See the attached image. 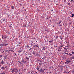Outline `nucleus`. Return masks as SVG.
I'll use <instances>...</instances> for the list:
<instances>
[{
	"label": "nucleus",
	"instance_id": "09e8293b",
	"mask_svg": "<svg viewBox=\"0 0 74 74\" xmlns=\"http://www.w3.org/2000/svg\"><path fill=\"white\" fill-rule=\"evenodd\" d=\"M20 5L21 6V5H22V4H20Z\"/></svg>",
	"mask_w": 74,
	"mask_h": 74
},
{
	"label": "nucleus",
	"instance_id": "bf43d9fd",
	"mask_svg": "<svg viewBox=\"0 0 74 74\" xmlns=\"http://www.w3.org/2000/svg\"><path fill=\"white\" fill-rule=\"evenodd\" d=\"M34 44H36V43H34Z\"/></svg>",
	"mask_w": 74,
	"mask_h": 74
},
{
	"label": "nucleus",
	"instance_id": "4468645a",
	"mask_svg": "<svg viewBox=\"0 0 74 74\" xmlns=\"http://www.w3.org/2000/svg\"><path fill=\"white\" fill-rule=\"evenodd\" d=\"M71 72L73 73V74H74V69H73Z\"/></svg>",
	"mask_w": 74,
	"mask_h": 74
},
{
	"label": "nucleus",
	"instance_id": "9d476101",
	"mask_svg": "<svg viewBox=\"0 0 74 74\" xmlns=\"http://www.w3.org/2000/svg\"><path fill=\"white\" fill-rule=\"evenodd\" d=\"M1 69H2V70H5V69L4 67L3 66H2L1 67Z\"/></svg>",
	"mask_w": 74,
	"mask_h": 74
},
{
	"label": "nucleus",
	"instance_id": "9b49d317",
	"mask_svg": "<svg viewBox=\"0 0 74 74\" xmlns=\"http://www.w3.org/2000/svg\"><path fill=\"white\" fill-rule=\"evenodd\" d=\"M63 47V46H60L58 47L59 49H62V47Z\"/></svg>",
	"mask_w": 74,
	"mask_h": 74
},
{
	"label": "nucleus",
	"instance_id": "0e129e2a",
	"mask_svg": "<svg viewBox=\"0 0 74 74\" xmlns=\"http://www.w3.org/2000/svg\"><path fill=\"white\" fill-rule=\"evenodd\" d=\"M44 52H45L44 51V52H43V53H44Z\"/></svg>",
	"mask_w": 74,
	"mask_h": 74
},
{
	"label": "nucleus",
	"instance_id": "2eb2a0df",
	"mask_svg": "<svg viewBox=\"0 0 74 74\" xmlns=\"http://www.w3.org/2000/svg\"><path fill=\"white\" fill-rule=\"evenodd\" d=\"M60 23H62V21H59L58 23L59 25H60Z\"/></svg>",
	"mask_w": 74,
	"mask_h": 74
},
{
	"label": "nucleus",
	"instance_id": "2f4dec72",
	"mask_svg": "<svg viewBox=\"0 0 74 74\" xmlns=\"http://www.w3.org/2000/svg\"><path fill=\"white\" fill-rule=\"evenodd\" d=\"M0 57H1V58H3V56H2V55H0Z\"/></svg>",
	"mask_w": 74,
	"mask_h": 74
},
{
	"label": "nucleus",
	"instance_id": "7ed1b4c3",
	"mask_svg": "<svg viewBox=\"0 0 74 74\" xmlns=\"http://www.w3.org/2000/svg\"><path fill=\"white\" fill-rule=\"evenodd\" d=\"M58 67H60L61 70H62V69H63V68L64 67V66L62 65H60V64H59Z\"/></svg>",
	"mask_w": 74,
	"mask_h": 74
},
{
	"label": "nucleus",
	"instance_id": "6e6552de",
	"mask_svg": "<svg viewBox=\"0 0 74 74\" xmlns=\"http://www.w3.org/2000/svg\"><path fill=\"white\" fill-rule=\"evenodd\" d=\"M26 59H27V61L28 62H29V58L28 57L26 58Z\"/></svg>",
	"mask_w": 74,
	"mask_h": 74
},
{
	"label": "nucleus",
	"instance_id": "e433bc0d",
	"mask_svg": "<svg viewBox=\"0 0 74 74\" xmlns=\"http://www.w3.org/2000/svg\"><path fill=\"white\" fill-rule=\"evenodd\" d=\"M11 51V52H14V51L12 49Z\"/></svg>",
	"mask_w": 74,
	"mask_h": 74
},
{
	"label": "nucleus",
	"instance_id": "c03bdc74",
	"mask_svg": "<svg viewBox=\"0 0 74 74\" xmlns=\"http://www.w3.org/2000/svg\"><path fill=\"white\" fill-rule=\"evenodd\" d=\"M58 5V4H56V5Z\"/></svg>",
	"mask_w": 74,
	"mask_h": 74
},
{
	"label": "nucleus",
	"instance_id": "20e7f679",
	"mask_svg": "<svg viewBox=\"0 0 74 74\" xmlns=\"http://www.w3.org/2000/svg\"><path fill=\"white\" fill-rule=\"evenodd\" d=\"M17 70L18 69H17L16 68H14L13 69H11L12 73H13V72H15V70Z\"/></svg>",
	"mask_w": 74,
	"mask_h": 74
},
{
	"label": "nucleus",
	"instance_id": "7c9ffc66",
	"mask_svg": "<svg viewBox=\"0 0 74 74\" xmlns=\"http://www.w3.org/2000/svg\"><path fill=\"white\" fill-rule=\"evenodd\" d=\"M65 54H67V55H69V53H66Z\"/></svg>",
	"mask_w": 74,
	"mask_h": 74
},
{
	"label": "nucleus",
	"instance_id": "f03ea898",
	"mask_svg": "<svg viewBox=\"0 0 74 74\" xmlns=\"http://www.w3.org/2000/svg\"><path fill=\"white\" fill-rule=\"evenodd\" d=\"M39 71L40 72V73H45L44 71V69H42V68H40V69Z\"/></svg>",
	"mask_w": 74,
	"mask_h": 74
},
{
	"label": "nucleus",
	"instance_id": "603ef678",
	"mask_svg": "<svg viewBox=\"0 0 74 74\" xmlns=\"http://www.w3.org/2000/svg\"><path fill=\"white\" fill-rule=\"evenodd\" d=\"M3 52H4V51H3Z\"/></svg>",
	"mask_w": 74,
	"mask_h": 74
},
{
	"label": "nucleus",
	"instance_id": "ea45409f",
	"mask_svg": "<svg viewBox=\"0 0 74 74\" xmlns=\"http://www.w3.org/2000/svg\"><path fill=\"white\" fill-rule=\"evenodd\" d=\"M26 62H27V61H24V63H26Z\"/></svg>",
	"mask_w": 74,
	"mask_h": 74
},
{
	"label": "nucleus",
	"instance_id": "052dcab7",
	"mask_svg": "<svg viewBox=\"0 0 74 74\" xmlns=\"http://www.w3.org/2000/svg\"><path fill=\"white\" fill-rule=\"evenodd\" d=\"M66 42L67 43V42Z\"/></svg>",
	"mask_w": 74,
	"mask_h": 74
},
{
	"label": "nucleus",
	"instance_id": "5701e85b",
	"mask_svg": "<svg viewBox=\"0 0 74 74\" xmlns=\"http://www.w3.org/2000/svg\"><path fill=\"white\" fill-rule=\"evenodd\" d=\"M47 58V56H45L43 57V59H45Z\"/></svg>",
	"mask_w": 74,
	"mask_h": 74
},
{
	"label": "nucleus",
	"instance_id": "f257e3e1",
	"mask_svg": "<svg viewBox=\"0 0 74 74\" xmlns=\"http://www.w3.org/2000/svg\"><path fill=\"white\" fill-rule=\"evenodd\" d=\"M7 45H8V43H7V42L5 41L3 44H0V46L1 47L5 46L6 47Z\"/></svg>",
	"mask_w": 74,
	"mask_h": 74
},
{
	"label": "nucleus",
	"instance_id": "72a5a7b5",
	"mask_svg": "<svg viewBox=\"0 0 74 74\" xmlns=\"http://www.w3.org/2000/svg\"><path fill=\"white\" fill-rule=\"evenodd\" d=\"M46 19H48V16H47V18H46Z\"/></svg>",
	"mask_w": 74,
	"mask_h": 74
},
{
	"label": "nucleus",
	"instance_id": "ddd939ff",
	"mask_svg": "<svg viewBox=\"0 0 74 74\" xmlns=\"http://www.w3.org/2000/svg\"><path fill=\"white\" fill-rule=\"evenodd\" d=\"M36 69H37V70H38V71H40V69L39 68L37 67L36 68Z\"/></svg>",
	"mask_w": 74,
	"mask_h": 74
},
{
	"label": "nucleus",
	"instance_id": "412c9836",
	"mask_svg": "<svg viewBox=\"0 0 74 74\" xmlns=\"http://www.w3.org/2000/svg\"><path fill=\"white\" fill-rule=\"evenodd\" d=\"M50 42H53V40L49 41Z\"/></svg>",
	"mask_w": 74,
	"mask_h": 74
},
{
	"label": "nucleus",
	"instance_id": "79ce46f5",
	"mask_svg": "<svg viewBox=\"0 0 74 74\" xmlns=\"http://www.w3.org/2000/svg\"><path fill=\"white\" fill-rule=\"evenodd\" d=\"M60 39H61V40H62V37H61Z\"/></svg>",
	"mask_w": 74,
	"mask_h": 74
},
{
	"label": "nucleus",
	"instance_id": "774afa93",
	"mask_svg": "<svg viewBox=\"0 0 74 74\" xmlns=\"http://www.w3.org/2000/svg\"><path fill=\"white\" fill-rule=\"evenodd\" d=\"M56 47H57V46H56Z\"/></svg>",
	"mask_w": 74,
	"mask_h": 74
},
{
	"label": "nucleus",
	"instance_id": "bb28decb",
	"mask_svg": "<svg viewBox=\"0 0 74 74\" xmlns=\"http://www.w3.org/2000/svg\"><path fill=\"white\" fill-rule=\"evenodd\" d=\"M7 56H5V58L6 59L7 58Z\"/></svg>",
	"mask_w": 74,
	"mask_h": 74
},
{
	"label": "nucleus",
	"instance_id": "b1692460",
	"mask_svg": "<svg viewBox=\"0 0 74 74\" xmlns=\"http://www.w3.org/2000/svg\"><path fill=\"white\" fill-rule=\"evenodd\" d=\"M18 52H19L20 53H21V52H22V51L21 50H20V51H18Z\"/></svg>",
	"mask_w": 74,
	"mask_h": 74
},
{
	"label": "nucleus",
	"instance_id": "13d9d810",
	"mask_svg": "<svg viewBox=\"0 0 74 74\" xmlns=\"http://www.w3.org/2000/svg\"><path fill=\"white\" fill-rule=\"evenodd\" d=\"M57 38V37H56V38Z\"/></svg>",
	"mask_w": 74,
	"mask_h": 74
},
{
	"label": "nucleus",
	"instance_id": "58836bf2",
	"mask_svg": "<svg viewBox=\"0 0 74 74\" xmlns=\"http://www.w3.org/2000/svg\"><path fill=\"white\" fill-rule=\"evenodd\" d=\"M10 27H12V26H11V25H10Z\"/></svg>",
	"mask_w": 74,
	"mask_h": 74
},
{
	"label": "nucleus",
	"instance_id": "cd10ccee",
	"mask_svg": "<svg viewBox=\"0 0 74 74\" xmlns=\"http://www.w3.org/2000/svg\"><path fill=\"white\" fill-rule=\"evenodd\" d=\"M59 26H62V25L60 24H59Z\"/></svg>",
	"mask_w": 74,
	"mask_h": 74
},
{
	"label": "nucleus",
	"instance_id": "39448f33",
	"mask_svg": "<svg viewBox=\"0 0 74 74\" xmlns=\"http://www.w3.org/2000/svg\"><path fill=\"white\" fill-rule=\"evenodd\" d=\"M38 61L39 62V65L41 66V65H42V61L40 60H38Z\"/></svg>",
	"mask_w": 74,
	"mask_h": 74
},
{
	"label": "nucleus",
	"instance_id": "680f3d73",
	"mask_svg": "<svg viewBox=\"0 0 74 74\" xmlns=\"http://www.w3.org/2000/svg\"><path fill=\"white\" fill-rule=\"evenodd\" d=\"M54 26H53V27H54Z\"/></svg>",
	"mask_w": 74,
	"mask_h": 74
},
{
	"label": "nucleus",
	"instance_id": "3c124183",
	"mask_svg": "<svg viewBox=\"0 0 74 74\" xmlns=\"http://www.w3.org/2000/svg\"><path fill=\"white\" fill-rule=\"evenodd\" d=\"M46 73H49V72H46Z\"/></svg>",
	"mask_w": 74,
	"mask_h": 74
},
{
	"label": "nucleus",
	"instance_id": "423d86ee",
	"mask_svg": "<svg viewBox=\"0 0 74 74\" xmlns=\"http://www.w3.org/2000/svg\"><path fill=\"white\" fill-rule=\"evenodd\" d=\"M46 49L45 48V47H42V51H45V50Z\"/></svg>",
	"mask_w": 74,
	"mask_h": 74
},
{
	"label": "nucleus",
	"instance_id": "8fccbe9b",
	"mask_svg": "<svg viewBox=\"0 0 74 74\" xmlns=\"http://www.w3.org/2000/svg\"><path fill=\"white\" fill-rule=\"evenodd\" d=\"M49 73H51V72H49Z\"/></svg>",
	"mask_w": 74,
	"mask_h": 74
},
{
	"label": "nucleus",
	"instance_id": "e2e57ef3",
	"mask_svg": "<svg viewBox=\"0 0 74 74\" xmlns=\"http://www.w3.org/2000/svg\"><path fill=\"white\" fill-rule=\"evenodd\" d=\"M56 37H58V36Z\"/></svg>",
	"mask_w": 74,
	"mask_h": 74
},
{
	"label": "nucleus",
	"instance_id": "4d7b16f0",
	"mask_svg": "<svg viewBox=\"0 0 74 74\" xmlns=\"http://www.w3.org/2000/svg\"><path fill=\"white\" fill-rule=\"evenodd\" d=\"M70 73V72H68V73Z\"/></svg>",
	"mask_w": 74,
	"mask_h": 74
},
{
	"label": "nucleus",
	"instance_id": "49530a36",
	"mask_svg": "<svg viewBox=\"0 0 74 74\" xmlns=\"http://www.w3.org/2000/svg\"><path fill=\"white\" fill-rule=\"evenodd\" d=\"M70 56H71L72 55V54H70Z\"/></svg>",
	"mask_w": 74,
	"mask_h": 74
},
{
	"label": "nucleus",
	"instance_id": "473e14b6",
	"mask_svg": "<svg viewBox=\"0 0 74 74\" xmlns=\"http://www.w3.org/2000/svg\"><path fill=\"white\" fill-rule=\"evenodd\" d=\"M35 47H38V45H36L35 46Z\"/></svg>",
	"mask_w": 74,
	"mask_h": 74
},
{
	"label": "nucleus",
	"instance_id": "0eeeda50",
	"mask_svg": "<svg viewBox=\"0 0 74 74\" xmlns=\"http://www.w3.org/2000/svg\"><path fill=\"white\" fill-rule=\"evenodd\" d=\"M1 64H4V62L3 60H2L1 61Z\"/></svg>",
	"mask_w": 74,
	"mask_h": 74
},
{
	"label": "nucleus",
	"instance_id": "c85d7f7f",
	"mask_svg": "<svg viewBox=\"0 0 74 74\" xmlns=\"http://www.w3.org/2000/svg\"><path fill=\"white\" fill-rule=\"evenodd\" d=\"M71 2L74 1V0H71Z\"/></svg>",
	"mask_w": 74,
	"mask_h": 74
},
{
	"label": "nucleus",
	"instance_id": "c9c22d12",
	"mask_svg": "<svg viewBox=\"0 0 74 74\" xmlns=\"http://www.w3.org/2000/svg\"><path fill=\"white\" fill-rule=\"evenodd\" d=\"M72 53H73V54H74V52H73Z\"/></svg>",
	"mask_w": 74,
	"mask_h": 74
},
{
	"label": "nucleus",
	"instance_id": "5fc2aeb1",
	"mask_svg": "<svg viewBox=\"0 0 74 74\" xmlns=\"http://www.w3.org/2000/svg\"><path fill=\"white\" fill-rule=\"evenodd\" d=\"M37 42V41H36V42Z\"/></svg>",
	"mask_w": 74,
	"mask_h": 74
},
{
	"label": "nucleus",
	"instance_id": "4be33fe9",
	"mask_svg": "<svg viewBox=\"0 0 74 74\" xmlns=\"http://www.w3.org/2000/svg\"><path fill=\"white\" fill-rule=\"evenodd\" d=\"M73 16H74V14H73L71 17H73Z\"/></svg>",
	"mask_w": 74,
	"mask_h": 74
},
{
	"label": "nucleus",
	"instance_id": "4c0bfd02",
	"mask_svg": "<svg viewBox=\"0 0 74 74\" xmlns=\"http://www.w3.org/2000/svg\"><path fill=\"white\" fill-rule=\"evenodd\" d=\"M47 69H44V70H45V71H46V70H47Z\"/></svg>",
	"mask_w": 74,
	"mask_h": 74
},
{
	"label": "nucleus",
	"instance_id": "338daca9",
	"mask_svg": "<svg viewBox=\"0 0 74 74\" xmlns=\"http://www.w3.org/2000/svg\"><path fill=\"white\" fill-rule=\"evenodd\" d=\"M8 10H9V9H8Z\"/></svg>",
	"mask_w": 74,
	"mask_h": 74
},
{
	"label": "nucleus",
	"instance_id": "6e6d98bb",
	"mask_svg": "<svg viewBox=\"0 0 74 74\" xmlns=\"http://www.w3.org/2000/svg\"><path fill=\"white\" fill-rule=\"evenodd\" d=\"M29 47V46L28 45L27 47Z\"/></svg>",
	"mask_w": 74,
	"mask_h": 74
},
{
	"label": "nucleus",
	"instance_id": "f3484780",
	"mask_svg": "<svg viewBox=\"0 0 74 74\" xmlns=\"http://www.w3.org/2000/svg\"><path fill=\"white\" fill-rule=\"evenodd\" d=\"M5 52H8V50H7V49H5Z\"/></svg>",
	"mask_w": 74,
	"mask_h": 74
},
{
	"label": "nucleus",
	"instance_id": "dca6fc26",
	"mask_svg": "<svg viewBox=\"0 0 74 74\" xmlns=\"http://www.w3.org/2000/svg\"><path fill=\"white\" fill-rule=\"evenodd\" d=\"M22 63H24L25 62V60H23L21 61Z\"/></svg>",
	"mask_w": 74,
	"mask_h": 74
},
{
	"label": "nucleus",
	"instance_id": "f8f14e48",
	"mask_svg": "<svg viewBox=\"0 0 74 74\" xmlns=\"http://www.w3.org/2000/svg\"><path fill=\"white\" fill-rule=\"evenodd\" d=\"M6 21V20L4 18L3 19V22L4 23H6V21Z\"/></svg>",
	"mask_w": 74,
	"mask_h": 74
},
{
	"label": "nucleus",
	"instance_id": "c756f323",
	"mask_svg": "<svg viewBox=\"0 0 74 74\" xmlns=\"http://www.w3.org/2000/svg\"><path fill=\"white\" fill-rule=\"evenodd\" d=\"M18 62L19 63H20V64H22V62H20L18 61Z\"/></svg>",
	"mask_w": 74,
	"mask_h": 74
},
{
	"label": "nucleus",
	"instance_id": "de8ad7c7",
	"mask_svg": "<svg viewBox=\"0 0 74 74\" xmlns=\"http://www.w3.org/2000/svg\"><path fill=\"white\" fill-rule=\"evenodd\" d=\"M15 55H16V53H15Z\"/></svg>",
	"mask_w": 74,
	"mask_h": 74
},
{
	"label": "nucleus",
	"instance_id": "393cba45",
	"mask_svg": "<svg viewBox=\"0 0 74 74\" xmlns=\"http://www.w3.org/2000/svg\"><path fill=\"white\" fill-rule=\"evenodd\" d=\"M19 46H20V45H18L17 46V47H19Z\"/></svg>",
	"mask_w": 74,
	"mask_h": 74
},
{
	"label": "nucleus",
	"instance_id": "f704fd0d",
	"mask_svg": "<svg viewBox=\"0 0 74 74\" xmlns=\"http://www.w3.org/2000/svg\"><path fill=\"white\" fill-rule=\"evenodd\" d=\"M70 3H68V5H70Z\"/></svg>",
	"mask_w": 74,
	"mask_h": 74
},
{
	"label": "nucleus",
	"instance_id": "a211bd4d",
	"mask_svg": "<svg viewBox=\"0 0 74 74\" xmlns=\"http://www.w3.org/2000/svg\"><path fill=\"white\" fill-rule=\"evenodd\" d=\"M1 74H5V73L3 72H2Z\"/></svg>",
	"mask_w": 74,
	"mask_h": 74
},
{
	"label": "nucleus",
	"instance_id": "a18cd8bd",
	"mask_svg": "<svg viewBox=\"0 0 74 74\" xmlns=\"http://www.w3.org/2000/svg\"><path fill=\"white\" fill-rule=\"evenodd\" d=\"M5 68H7V66H5Z\"/></svg>",
	"mask_w": 74,
	"mask_h": 74
},
{
	"label": "nucleus",
	"instance_id": "6ab92c4d",
	"mask_svg": "<svg viewBox=\"0 0 74 74\" xmlns=\"http://www.w3.org/2000/svg\"><path fill=\"white\" fill-rule=\"evenodd\" d=\"M12 48L10 49L9 50V51H12Z\"/></svg>",
	"mask_w": 74,
	"mask_h": 74
},
{
	"label": "nucleus",
	"instance_id": "1a4fd4ad",
	"mask_svg": "<svg viewBox=\"0 0 74 74\" xmlns=\"http://www.w3.org/2000/svg\"><path fill=\"white\" fill-rule=\"evenodd\" d=\"M70 62V60H69V61L66 60V62H65V63H69Z\"/></svg>",
	"mask_w": 74,
	"mask_h": 74
},
{
	"label": "nucleus",
	"instance_id": "a19ab883",
	"mask_svg": "<svg viewBox=\"0 0 74 74\" xmlns=\"http://www.w3.org/2000/svg\"><path fill=\"white\" fill-rule=\"evenodd\" d=\"M72 59H74V57H73L72 58Z\"/></svg>",
	"mask_w": 74,
	"mask_h": 74
},
{
	"label": "nucleus",
	"instance_id": "aec40b11",
	"mask_svg": "<svg viewBox=\"0 0 74 74\" xmlns=\"http://www.w3.org/2000/svg\"><path fill=\"white\" fill-rule=\"evenodd\" d=\"M12 9H14V7L13 6H12L11 7Z\"/></svg>",
	"mask_w": 74,
	"mask_h": 74
},
{
	"label": "nucleus",
	"instance_id": "864d4df0",
	"mask_svg": "<svg viewBox=\"0 0 74 74\" xmlns=\"http://www.w3.org/2000/svg\"><path fill=\"white\" fill-rule=\"evenodd\" d=\"M31 44V45H33V44Z\"/></svg>",
	"mask_w": 74,
	"mask_h": 74
},
{
	"label": "nucleus",
	"instance_id": "a878e982",
	"mask_svg": "<svg viewBox=\"0 0 74 74\" xmlns=\"http://www.w3.org/2000/svg\"><path fill=\"white\" fill-rule=\"evenodd\" d=\"M33 55H36V53L34 52V53H33Z\"/></svg>",
	"mask_w": 74,
	"mask_h": 74
},
{
	"label": "nucleus",
	"instance_id": "69168bd1",
	"mask_svg": "<svg viewBox=\"0 0 74 74\" xmlns=\"http://www.w3.org/2000/svg\"><path fill=\"white\" fill-rule=\"evenodd\" d=\"M60 34V35H61V34Z\"/></svg>",
	"mask_w": 74,
	"mask_h": 74
},
{
	"label": "nucleus",
	"instance_id": "37998d69",
	"mask_svg": "<svg viewBox=\"0 0 74 74\" xmlns=\"http://www.w3.org/2000/svg\"><path fill=\"white\" fill-rule=\"evenodd\" d=\"M35 45H33V47H35Z\"/></svg>",
	"mask_w": 74,
	"mask_h": 74
}]
</instances>
